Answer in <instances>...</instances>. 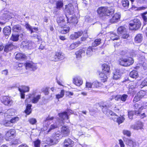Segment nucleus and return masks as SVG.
<instances>
[{
    "label": "nucleus",
    "mask_w": 147,
    "mask_h": 147,
    "mask_svg": "<svg viewBox=\"0 0 147 147\" xmlns=\"http://www.w3.org/2000/svg\"><path fill=\"white\" fill-rule=\"evenodd\" d=\"M114 9L113 8L108 9L107 8L104 7H101L98 9L97 13L100 17H108L112 16V14L114 13Z\"/></svg>",
    "instance_id": "obj_1"
},
{
    "label": "nucleus",
    "mask_w": 147,
    "mask_h": 147,
    "mask_svg": "<svg viewBox=\"0 0 147 147\" xmlns=\"http://www.w3.org/2000/svg\"><path fill=\"white\" fill-rule=\"evenodd\" d=\"M141 23L140 20L137 18H135L131 20L129 24V26L131 27L132 29L137 30L141 26Z\"/></svg>",
    "instance_id": "obj_2"
},
{
    "label": "nucleus",
    "mask_w": 147,
    "mask_h": 147,
    "mask_svg": "<svg viewBox=\"0 0 147 147\" xmlns=\"http://www.w3.org/2000/svg\"><path fill=\"white\" fill-rule=\"evenodd\" d=\"M60 136V132L56 133L53 137V139L48 138L47 140V143L50 145L56 144L57 142L59 139V137Z\"/></svg>",
    "instance_id": "obj_3"
},
{
    "label": "nucleus",
    "mask_w": 147,
    "mask_h": 147,
    "mask_svg": "<svg viewBox=\"0 0 147 147\" xmlns=\"http://www.w3.org/2000/svg\"><path fill=\"white\" fill-rule=\"evenodd\" d=\"M124 141L127 147H137L139 146L138 142L128 138H125Z\"/></svg>",
    "instance_id": "obj_4"
},
{
    "label": "nucleus",
    "mask_w": 147,
    "mask_h": 147,
    "mask_svg": "<svg viewBox=\"0 0 147 147\" xmlns=\"http://www.w3.org/2000/svg\"><path fill=\"white\" fill-rule=\"evenodd\" d=\"M74 7L71 3L65 6V12L66 17H68V16H71L74 13Z\"/></svg>",
    "instance_id": "obj_5"
},
{
    "label": "nucleus",
    "mask_w": 147,
    "mask_h": 147,
    "mask_svg": "<svg viewBox=\"0 0 147 147\" xmlns=\"http://www.w3.org/2000/svg\"><path fill=\"white\" fill-rule=\"evenodd\" d=\"M117 32L118 34H121L122 37L124 39H127L129 36V34L126 32V28L124 26H121L118 28Z\"/></svg>",
    "instance_id": "obj_6"
},
{
    "label": "nucleus",
    "mask_w": 147,
    "mask_h": 147,
    "mask_svg": "<svg viewBox=\"0 0 147 147\" xmlns=\"http://www.w3.org/2000/svg\"><path fill=\"white\" fill-rule=\"evenodd\" d=\"M65 57V55L62 52H57L51 59L53 61H57L63 59Z\"/></svg>",
    "instance_id": "obj_7"
},
{
    "label": "nucleus",
    "mask_w": 147,
    "mask_h": 147,
    "mask_svg": "<svg viewBox=\"0 0 147 147\" xmlns=\"http://www.w3.org/2000/svg\"><path fill=\"white\" fill-rule=\"evenodd\" d=\"M1 100L2 103L5 105L10 106L13 103L11 98L7 96H3L0 98Z\"/></svg>",
    "instance_id": "obj_8"
},
{
    "label": "nucleus",
    "mask_w": 147,
    "mask_h": 147,
    "mask_svg": "<svg viewBox=\"0 0 147 147\" xmlns=\"http://www.w3.org/2000/svg\"><path fill=\"white\" fill-rule=\"evenodd\" d=\"M22 44L25 49H33L35 46L34 43L31 41L23 42Z\"/></svg>",
    "instance_id": "obj_9"
},
{
    "label": "nucleus",
    "mask_w": 147,
    "mask_h": 147,
    "mask_svg": "<svg viewBox=\"0 0 147 147\" xmlns=\"http://www.w3.org/2000/svg\"><path fill=\"white\" fill-rule=\"evenodd\" d=\"M146 94V92L144 91L141 90L134 97L133 101L134 102H136L140 100Z\"/></svg>",
    "instance_id": "obj_10"
},
{
    "label": "nucleus",
    "mask_w": 147,
    "mask_h": 147,
    "mask_svg": "<svg viewBox=\"0 0 147 147\" xmlns=\"http://www.w3.org/2000/svg\"><path fill=\"white\" fill-rule=\"evenodd\" d=\"M103 108L102 109L103 113L107 115H110L112 116L117 115L116 114L114 113L112 111L107 109L108 107H109L108 105H104L102 106Z\"/></svg>",
    "instance_id": "obj_11"
},
{
    "label": "nucleus",
    "mask_w": 147,
    "mask_h": 147,
    "mask_svg": "<svg viewBox=\"0 0 147 147\" xmlns=\"http://www.w3.org/2000/svg\"><path fill=\"white\" fill-rule=\"evenodd\" d=\"M60 120H58L55 123L51 125L50 128L48 131V132H49L52 129L59 127V126L62 125L63 124V121H59Z\"/></svg>",
    "instance_id": "obj_12"
},
{
    "label": "nucleus",
    "mask_w": 147,
    "mask_h": 147,
    "mask_svg": "<svg viewBox=\"0 0 147 147\" xmlns=\"http://www.w3.org/2000/svg\"><path fill=\"white\" fill-rule=\"evenodd\" d=\"M61 134L64 136H67L69 134L70 129L68 126L64 125L61 129Z\"/></svg>",
    "instance_id": "obj_13"
},
{
    "label": "nucleus",
    "mask_w": 147,
    "mask_h": 147,
    "mask_svg": "<svg viewBox=\"0 0 147 147\" xmlns=\"http://www.w3.org/2000/svg\"><path fill=\"white\" fill-rule=\"evenodd\" d=\"M68 16V17H66L67 22L69 23L73 24L75 25L78 22L77 17L76 16L74 15L72 16Z\"/></svg>",
    "instance_id": "obj_14"
},
{
    "label": "nucleus",
    "mask_w": 147,
    "mask_h": 147,
    "mask_svg": "<svg viewBox=\"0 0 147 147\" xmlns=\"http://www.w3.org/2000/svg\"><path fill=\"white\" fill-rule=\"evenodd\" d=\"M119 64H122L123 63H126L127 64H132L134 62L132 58L129 57L128 59L122 58L119 61Z\"/></svg>",
    "instance_id": "obj_15"
},
{
    "label": "nucleus",
    "mask_w": 147,
    "mask_h": 147,
    "mask_svg": "<svg viewBox=\"0 0 147 147\" xmlns=\"http://www.w3.org/2000/svg\"><path fill=\"white\" fill-rule=\"evenodd\" d=\"M19 120L18 117L11 118L10 121L7 120L4 122V124L6 126H12V123H14Z\"/></svg>",
    "instance_id": "obj_16"
},
{
    "label": "nucleus",
    "mask_w": 147,
    "mask_h": 147,
    "mask_svg": "<svg viewBox=\"0 0 147 147\" xmlns=\"http://www.w3.org/2000/svg\"><path fill=\"white\" fill-rule=\"evenodd\" d=\"M25 26L28 30L30 32L31 34L36 33L38 30V28L32 27L28 23L25 24Z\"/></svg>",
    "instance_id": "obj_17"
},
{
    "label": "nucleus",
    "mask_w": 147,
    "mask_h": 147,
    "mask_svg": "<svg viewBox=\"0 0 147 147\" xmlns=\"http://www.w3.org/2000/svg\"><path fill=\"white\" fill-rule=\"evenodd\" d=\"M16 47L12 43H9L6 45L4 47V51L8 53L10 51L15 49Z\"/></svg>",
    "instance_id": "obj_18"
},
{
    "label": "nucleus",
    "mask_w": 147,
    "mask_h": 147,
    "mask_svg": "<svg viewBox=\"0 0 147 147\" xmlns=\"http://www.w3.org/2000/svg\"><path fill=\"white\" fill-rule=\"evenodd\" d=\"M74 142L69 138L65 140L64 142V147H72L74 145Z\"/></svg>",
    "instance_id": "obj_19"
},
{
    "label": "nucleus",
    "mask_w": 147,
    "mask_h": 147,
    "mask_svg": "<svg viewBox=\"0 0 147 147\" xmlns=\"http://www.w3.org/2000/svg\"><path fill=\"white\" fill-rule=\"evenodd\" d=\"M57 22L59 25L62 28L65 25V21L63 17H57Z\"/></svg>",
    "instance_id": "obj_20"
},
{
    "label": "nucleus",
    "mask_w": 147,
    "mask_h": 147,
    "mask_svg": "<svg viewBox=\"0 0 147 147\" xmlns=\"http://www.w3.org/2000/svg\"><path fill=\"white\" fill-rule=\"evenodd\" d=\"M73 80L74 83L77 86H80L82 84V80L79 77H75L73 78Z\"/></svg>",
    "instance_id": "obj_21"
},
{
    "label": "nucleus",
    "mask_w": 147,
    "mask_h": 147,
    "mask_svg": "<svg viewBox=\"0 0 147 147\" xmlns=\"http://www.w3.org/2000/svg\"><path fill=\"white\" fill-rule=\"evenodd\" d=\"M58 115L60 118L61 119V120L60 119H59L60 120H59V121H63V124L64 123V121H63V120L65 119H68L69 118V116L67 114V113L66 111L62 113H59L58 114Z\"/></svg>",
    "instance_id": "obj_22"
},
{
    "label": "nucleus",
    "mask_w": 147,
    "mask_h": 147,
    "mask_svg": "<svg viewBox=\"0 0 147 147\" xmlns=\"http://www.w3.org/2000/svg\"><path fill=\"white\" fill-rule=\"evenodd\" d=\"M85 49L83 48L76 52L75 54L77 58H80L84 56L85 54Z\"/></svg>",
    "instance_id": "obj_23"
},
{
    "label": "nucleus",
    "mask_w": 147,
    "mask_h": 147,
    "mask_svg": "<svg viewBox=\"0 0 147 147\" xmlns=\"http://www.w3.org/2000/svg\"><path fill=\"white\" fill-rule=\"evenodd\" d=\"M14 110L13 109H10L7 110L4 113V116L6 119H7V118H9V116H12L14 114Z\"/></svg>",
    "instance_id": "obj_24"
},
{
    "label": "nucleus",
    "mask_w": 147,
    "mask_h": 147,
    "mask_svg": "<svg viewBox=\"0 0 147 147\" xmlns=\"http://www.w3.org/2000/svg\"><path fill=\"white\" fill-rule=\"evenodd\" d=\"M12 30L13 32L20 33L22 32L23 31V29L19 25L14 26L12 28Z\"/></svg>",
    "instance_id": "obj_25"
},
{
    "label": "nucleus",
    "mask_w": 147,
    "mask_h": 147,
    "mask_svg": "<svg viewBox=\"0 0 147 147\" xmlns=\"http://www.w3.org/2000/svg\"><path fill=\"white\" fill-rule=\"evenodd\" d=\"M26 58V56L21 53H18L16 55V59L20 61H23Z\"/></svg>",
    "instance_id": "obj_26"
},
{
    "label": "nucleus",
    "mask_w": 147,
    "mask_h": 147,
    "mask_svg": "<svg viewBox=\"0 0 147 147\" xmlns=\"http://www.w3.org/2000/svg\"><path fill=\"white\" fill-rule=\"evenodd\" d=\"M120 18V15L118 13H115L110 19V22L111 23L116 22Z\"/></svg>",
    "instance_id": "obj_27"
},
{
    "label": "nucleus",
    "mask_w": 147,
    "mask_h": 147,
    "mask_svg": "<svg viewBox=\"0 0 147 147\" xmlns=\"http://www.w3.org/2000/svg\"><path fill=\"white\" fill-rule=\"evenodd\" d=\"M113 73V79L115 80H117L121 77V72L120 70L118 69H116Z\"/></svg>",
    "instance_id": "obj_28"
},
{
    "label": "nucleus",
    "mask_w": 147,
    "mask_h": 147,
    "mask_svg": "<svg viewBox=\"0 0 147 147\" xmlns=\"http://www.w3.org/2000/svg\"><path fill=\"white\" fill-rule=\"evenodd\" d=\"M81 44V42L80 41H77L71 44L69 47H68V49L69 50H71L74 49L79 46Z\"/></svg>",
    "instance_id": "obj_29"
},
{
    "label": "nucleus",
    "mask_w": 147,
    "mask_h": 147,
    "mask_svg": "<svg viewBox=\"0 0 147 147\" xmlns=\"http://www.w3.org/2000/svg\"><path fill=\"white\" fill-rule=\"evenodd\" d=\"M116 117L113 120L115 121H116L119 125L123 123L125 119L124 117V115L121 116L119 117H118L117 115H116Z\"/></svg>",
    "instance_id": "obj_30"
},
{
    "label": "nucleus",
    "mask_w": 147,
    "mask_h": 147,
    "mask_svg": "<svg viewBox=\"0 0 147 147\" xmlns=\"http://www.w3.org/2000/svg\"><path fill=\"white\" fill-rule=\"evenodd\" d=\"M143 36L141 34H138L135 37V41L136 43H140L142 40Z\"/></svg>",
    "instance_id": "obj_31"
},
{
    "label": "nucleus",
    "mask_w": 147,
    "mask_h": 147,
    "mask_svg": "<svg viewBox=\"0 0 147 147\" xmlns=\"http://www.w3.org/2000/svg\"><path fill=\"white\" fill-rule=\"evenodd\" d=\"M29 87L28 86H22L21 88H18V90L20 92H28L29 90Z\"/></svg>",
    "instance_id": "obj_32"
},
{
    "label": "nucleus",
    "mask_w": 147,
    "mask_h": 147,
    "mask_svg": "<svg viewBox=\"0 0 147 147\" xmlns=\"http://www.w3.org/2000/svg\"><path fill=\"white\" fill-rule=\"evenodd\" d=\"M11 28L9 26L6 27L3 29V32L5 35H8L11 33Z\"/></svg>",
    "instance_id": "obj_33"
},
{
    "label": "nucleus",
    "mask_w": 147,
    "mask_h": 147,
    "mask_svg": "<svg viewBox=\"0 0 147 147\" xmlns=\"http://www.w3.org/2000/svg\"><path fill=\"white\" fill-rule=\"evenodd\" d=\"M15 133V131L14 129H10L7 132L6 134L5 139L6 140H9L7 138V137L9 138L13 136Z\"/></svg>",
    "instance_id": "obj_34"
},
{
    "label": "nucleus",
    "mask_w": 147,
    "mask_h": 147,
    "mask_svg": "<svg viewBox=\"0 0 147 147\" xmlns=\"http://www.w3.org/2000/svg\"><path fill=\"white\" fill-rule=\"evenodd\" d=\"M26 69L31 71H34L37 69L35 65H24Z\"/></svg>",
    "instance_id": "obj_35"
},
{
    "label": "nucleus",
    "mask_w": 147,
    "mask_h": 147,
    "mask_svg": "<svg viewBox=\"0 0 147 147\" xmlns=\"http://www.w3.org/2000/svg\"><path fill=\"white\" fill-rule=\"evenodd\" d=\"M141 16L143 20L144 24L145 25L147 24V11L141 13Z\"/></svg>",
    "instance_id": "obj_36"
},
{
    "label": "nucleus",
    "mask_w": 147,
    "mask_h": 147,
    "mask_svg": "<svg viewBox=\"0 0 147 147\" xmlns=\"http://www.w3.org/2000/svg\"><path fill=\"white\" fill-rule=\"evenodd\" d=\"M93 88H98L102 86L101 83L97 80L94 81L92 83Z\"/></svg>",
    "instance_id": "obj_37"
},
{
    "label": "nucleus",
    "mask_w": 147,
    "mask_h": 147,
    "mask_svg": "<svg viewBox=\"0 0 147 147\" xmlns=\"http://www.w3.org/2000/svg\"><path fill=\"white\" fill-rule=\"evenodd\" d=\"M102 69L103 72H109L110 70V67L109 65H102Z\"/></svg>",
    "instance_id": "obj_38"
},
{
    "label": "nucleus",
    "mask_w": 147,
    "mask_h": 147,
    "mask_svg": "<svg viewBox=\"0 0 147 147\" xmlns=\"http://www.w3.org/2000/svg\"><path fill=\"white\" fill-rule=\"evenodd\" d=\"M129 76L132 78H136L138 76V73L137 71L134 70L130 72Z\"/></svg>",
    "instance_id": "obj_39"
},
{
    "label": "nucleus",
    "mask_w": 147,
    "mask_h": 147,
    "mask_svg": "<svg viewBox=\"0 0 147 147\" xmlns=\"http://www.w3.org/2000/svg\"><path fill=\"white\" fill-rule=\"evenodd\" d=\"M20 35L19 34H13L11 38V40L14 42L18 41L19 40Z\"/></svg>",
    "instance_id": "obj_40"
},
{
    "label": "nucleus",
    "mask_w": 147,
    "mask_h": 147,
    "mask_svg": "<svg viewBox=\"0 0 147 147\" xmlns=\"http://www.w3.org/2000/svg\"><path fill=\"white\" fill-rule=\"evenodd\" d=\"M110 37L111 39L113 40H117L119 39V36L117 35L115 33L113 32L110 34Z\"/></svg>",
    "instance_id": "obj_41"
},
{
    "label": "nucleus",
    "mask_w": 147,
    "mask_h": 147,
    "mask_svg": "<svg viewBox=\"0 0 147 147\" xmlns=\"http://www.w3.org/2000/svg\"><path fill=\"white\" fill-rule=\"evenodd\" d=\"M101 43V39L100 38L96 39L92 43L93 47H96L98 45Z\"/></svg>",
    "instance_id": "obj_42"
},
{
    "label": "nucleus",
    "mask_w": 147,
    "mask_h": 147,
    "mask_svg": "<svg viewBox=\"0 0 147 147\" xmlns=\"http://www.w3.org/2000/svg\"><path fill=\"white\" fill-rule=\"evenodd\" d=\"M123 6L125 8L127 9L128 8L129 3L128 0H123L121 2Z\"/></svg>",
    "instance_id": "obj_43"
},
{
    "label": "nucleus",
    "mask_w": 147,
    "mask_h": 147,
    "mask_svg": "<svg viewBox=\"0 0 147 147\" xmlns=\"http://www.w3.org/2000/svg\"><path fill=\"white\" fill-rule=\"evenodd\" d=\"M92 52L93 48L92 47L90 46L87 49L86 54L87 56L90 57L92 55Z\"/></svg>",
    "instance_id": "obj_44"
},
{
    "label": "nucleus",
    "mask_w": 147,
    "mask_h": 147,
    "mask_svg": "<svg viewBox=\"0 0 147 147\" xmlns=\"http://www.w3.org/2000/svg\"><path fill=\"white\" fill-rule=\"evenodd\" d=\"M56 8L60 9L61 8H62L63 5V2L60 1H57L56 3Z\"/></svg>",
    "instance_id": "obj_45"
},
{
    "label": "nucleus",
    "mask_w": 147,
    "mask_h": 147,
    "mask_svg": "<svg viewBox=\"0 0 147 147\" xmlns=\"http://www.w3.org/2000/svg\"><path fill=\"white\" fill-rule=\"evenodd\" d=\"M32 105L30 104H28L26 107L25 113L27 115H29L31 113V108Z\"/></svg>",
    "instance_id": "obj_46"
},
{
    "label": "nucleus",
    "mask_w": 147,
    "mask_h": 147,
    "mask_svg": "<svg viewBox=\"0 0 147 147\" xmlns=\"http://www.w3.org/2000/svg\"><path fill=\"white\" fill-rule=\"evenodd\" d=\"M40 96L38 95L36 97H34L32 100V102L33 103H37L40 98Z\"/></svg>",
    "instance_id": "obj_47"
},
{
    "label": "nucleus",
    "mask_w": 147,
    "mask_h": 147,
    "mask_svg": "<svg viewBox=\"0 0 147 147\" xmlns=\"http://www.w3.org/2000/svg\"><path fill=\"white\" fill-rule=\"evenodd\" d=\"M65 91L64 90H61L60 94H57L56 95V98L58 99L62 98L64 96Z\"/></svg>",
    "instance_id": "obj_48"
},
{
    "label": "nucleus",
    "mask_w": 147,
    "mask_h": 147,
    "mask_svg": "<svg viewBox=\"0 0 147 147\" xmlns=\"http://www.w3.org/2000/svg\"><path fill=\"white\" fill-rule=\"evenodd\" d=\"M128 97V96L126 94L120 95V100L123 102H125L126 100Z\"/></svg>",
    "instance_id": "obj_49"
},
{
    "label": "nucleus",
    "mask_w": 147,
    "mask_h": 147,
    "mask_svg": "<svg viewBox=\"0 0 147 147\" xmlns=\"http://www.w3.org/2000/svg\"><path fill=\"white\" fill-rule=\"evenodd\" d=\"M146 86H147V78L145 79L140 85V87L142 88Z\"/></svg>",
    "instance_id": "obj_50"
},
{
    "label": "nucleus",
    "mask_w": 147,
    "mask_h": 147,
    "mask_svg": "<svg viewBox=\"0 0 147 147\" xmlns=\"http://www.w3.org/2000/svg\"><path fill=\"white\" fill-rule=\"evenodd\" d=\"M34 147H40L41 142L38 139L37 140L35 141L34 142Z\"/></svg>",
    "instance_id": "obj_51"
},
{
    "label": "nucleus",
    "mask_w": 147,
    "mask_h": 147,
    "mask_svg": "<svg viewBox=\"0 0 147 147\" xmlns=\"http://www.w3.org/2000/svg\"><path fill=\"white\" fill-rule=\"evenodd\" d=\"M69 27H64L63 30L61 31V32L62 34H66L69 31Z\"/></svg>",
    "instance_id": "obj_52"
},
{
    "label": "nucleus",
    "mask_w": 147,
    "mask_h": 147,
    "mask_svg": "<svg viewBox=\"0 0 147 147\" xmlns=\"http://www.w3.org/2000/svg\"><path fill=\"white\" fill-rule=\"evenodd\" d=\"M69 27H64L63 30L61 31V32L62 34H66L69 31Z\"/></svg>",
    "instance_id": "obj_53"
},
{
    "label": "nucleus",
    "mask_w": 147,
    "mask_h": 147,
    "mask_svg": "<svg viewBox=\"0 0 147 147\" xmlns=\"http://www.w3.org/2000/svg\"><path fill=\"white\" fill-rule=\"evenodd\" d=\"M134 111H131L128 112V116L129 118L131 119L133 118V115L134 114Z\"/></svg>",
    "instance_id": "obj_54"
},
{
    "label": "nucleus",
    "mask_w": 147,
    "mask_h": 147,
    "mask_svg": "<svg viewBox=\"0 0 147 147\" xmlns=\"http://www.w3.org/2000/svg\"><path fill=\"white\" fill-rule=\"evenodd\" d=\"M28 121H29V123L32 124L34 125L35 124V123L37 121L36 119L33 118H31Z\"/></svg>",
    "instance_id": "obj_55"
},
{
    "label": "nucleus",
    "mask_w": 147,
    "mask_h": 147,
    "mask_svg": "<svg viewBox=\"0 0 147 147\" xmlns=\"http://www.w3.org/2000/svg\"><path fill=\"white\" fill-rule=\"evenodd\" d=\"M93 87L92 83L90 82H86V87L87 88H91Z\"/></svg>",
    "instance_id": "obj_56"
},
{
    "label": "nucleus",
    "mask_w": 147,
    "mask_h": 147,
    "mask_svg": "<svg viewBox=\"0 0 147 147\" xmlns=\"http://www.w3.org/2000/svg\"><path fill=\"white\" fill-rule=\"evenodd\" d=\"M123 134L127 136H131V132L127 130H123Z\"/></svg>",
    "instance_id": "obj_57"
},
{
    "label": "nucleus",
    "mask_w": 147,
    "mask_h": 147,
    "mask_svg": "<svg viewBox=\"0 0 147 147\" xmlns=\"http://www.w3.org/2000/svg\"><path fill=\"white\" fill-rule=\"evenodd\" d=\"M136 125H137L138 130L141 129L143 127L142 123L140 122H138Z\"/></svg>",
    "instance_id": "obj_58"
},
{
    "label": "nucleus",
    "mask_w": 147,
    "mask_h": 147,
    "mask_svg": "<svg viewBox=\"0 0 147 147\" xmlns=\"http://www.w3.org/2000/svg\"><path fill=\"white\" fill-rule=\"evenodd\" d=\"M136 125H137L138 130L141 129L143 127L142 123L140 122H138Z\"/></svg>",
    "instance_id": "obj_59"
},
{
    "label": "nucleus",
    "mask_w": 147,
    "mask_h": 147,
    "mask_svg": "<svg viewBox=\"0 0 147 147\" xmlns=\"http://www.w3.org/2000/svg\"><path fill=\"white\" fill-rule=\"evenodd\" d=\"M100 75L101 77L103 78V79L105 80L104 82H105L106 81L107 78V76L105 75V74H104L103 73H100Z\"/></svg>",
    "instance_id": "obj_60"
},
{
    "label": "nucleus",
    "mask_w": 147,
    "mask_h": 147,
    "mask_svg": "<svg viewBox=\"0 0 147 147\" xmlns=\"http://www.w3.org/2000/svg\"><path fill=\"white\" fill-rule=\"evenodd\" d=\"M88 36L87 33H85L83 34V36L81 37V40L82 41H84L88 37Z\"/></svg>",
    "instance_id": "obj_61"
},
{
    "label": "nucleus",
    "mask_w": 147,
    "mask_h": 147,
    "mask_svg": "<svg viewBox=\"0 0 147 147\" xmlns=\"http://www.w3.org/2000/svg\"><path fill=\"white\" fill-rule=\"evenodd\" d=\"M31 34L32 37L37 38L38 40H40V37L38 35L36 32L32 33Z\"/></svg>",
    "instance_id": "obj_62"
},
{
    "label": "nucleus",
    "mask_w": 147,
    "mask_h": 147,
    "mask_svg": "<svg viewBox=\"0 0 147 147\" xmlns=\"http://www.w3.org/2000/svg\"><path fill=\"white\" fill-rule=\"evenodd\" d=\"M136 86L135 85V84L134 83H132L129 84V88H131L132 89H133L136 88Z\"/></svg>",
    "instance_id": "obj_63"
},
{
    "label": "nucleus",
    "mask_w": 147,
    "mask_h": 147,
    "mask_svg": "<svg viewBox=\"0 0 147 147\" xmlns=\"http://www.w3.org/2000/svg\"><path fill=\"white\" fill-rule=\"evenodd\" d=\"M119 144L120 146V147H125V145L122 140L120 139L119 140Z\"/></svg>",
    "instance_id": "obj_64"
}]
</instances>
